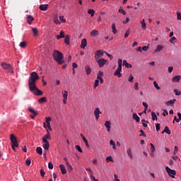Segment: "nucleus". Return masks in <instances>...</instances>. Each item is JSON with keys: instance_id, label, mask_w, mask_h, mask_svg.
I'll return each mask as SVG.
<instances>
[{"instance_id": "obj_1", "label": "nucleus", "mask_w": 181, "mask_h": 181, "mask_svg": "<svg viewBox=\"0 0 181 181\" xmlns=\"http://www.w3.org/2000/svg\"><path fill=\"white\" fill-rule=\"evenodd\" d=\"M40 77L36 71H34L30 74L28 79L29 88H35L36 86V81L39 80Z\"/></svg>"}, {"instance_id": "obj_2", "label": "nucleus", "mask_w": 181, "mask_h": 181, "mask_svg": "<svg viewBox=\"0 0 181 181\" xmlns=\"http://www.w3.org/2000/svg\"><path fill=\"white\" fill-rule=\"evenodd\" d=\"M53 58L58 64H63L64 63V55L60 51L54 50L53 53Z\"/></svg>"}, {"instance_id": "obj_3", "label": "nucleus", "mask_w": 181, "mask_h": 181, "mask_svg": "<svg viewBox=\"0 0 181 181\" xmlns=\"http://www.w3.org/2000/svg\"><path fill=\"white\" fill-rule=\"evenodd\" d=\"M1 66L3 67L4 70L6 71V73H11V74H13V73H15L11 64L3 62L1 64Z\"/></svg>"}, {"instance_id": "obj_4", "label": "nucleus", "mask_w": 181, "mask_h": 181, "mask_svg": "<svg viewBox=\"0 0 181 181\" xmlns=\"http://www.w3.org/2000/svg\"><path fill=\"white\" fill-rule=\"evenodd\" d=\"M10 140L11 141V148L15 151V148H19V144H18V139L14 134L10 135Z\"/></svg>"}, {"instance_id": "obj_5", "label": "nucleus", "mask_w": 181, "mask_h": 181, "mask_svg": "<svg viewBox=\"0 0 181 181\" xmlns=\"http://www.w3.org/2000/svg\"><path fill=\"white\" fill-rule=\"evenodd\" d=\"M29 89L33 94H35V95H43V92L39 90L36 86L35 88H29Z\"/></svg>"}, {"instance_id": "obj_6", "label": "nucleus", "mask_w": 181, "mask_h": 181, "mask_svg": "<svg viewBox=\"0 0 181 181\" xmlns=\"http://www.w3.org/2000/svg\"><path fill=\"white\" fill-rule=\"evenodd\" d=\"M165 170L167 173L172 177L173 179H175V176H176V170L170 169L169 167L165 168Z\"/></svg>"}, {"instance_id": "obj_7", "label": "nucleus", "mask_w": 181, "mask_h": 181, "mask_svg": "<svg viewBox=\"0 0 181 181\" xmlns=\"http://www.w3.org/2000/svg\"><path fill=\"white\" fill-rule=\"evenodd\" d=\"M96 62L100 67H104V66H105V64H107V60L103 58L100 59H97Z\"/></svg>"}, {"instance_id": "obj_8", "label": "nucleus", "mask_w": 181, "mask_h": 181, "mask_svg": "<svg viewBox=\"0 0 181 181\" xmlns=\"http://www.w3.org/2000/svg\"><path fill=\"white\" fill-rule=\"evenodd\" d=\"M104 54V52H103V50H97L95 53V60H98L99 57H103Z\"/></svg>"}, {"instance_id": "obj_9", "label": "nucleus", "mask_w": 181, "mask_h": 181, "mask_svg": "<svg viewBox=\"0 0 181 181\" xmlns=\"http://www.w3.org/2000/svg\"><path fill=\"white\" fill-rule=\"evenodd\" d=\"M100 114H101V110H100L99 107H95L94 110V115L95 117V119H98L100 118Z\"/></svg>"}, {"instance_id": "obj_10", "label": "nucleus", "mask_w": 181, "mask_h": 181, "mask_svg": "<svg viewBox=\"0 0 181 181\" xmlns=\"http://www.w3.org/2000/svg\"><path fill=\"white\" fill-rule=\"evenodd\" d=\"M121 71H122V68H117V70L114 73V76H116L117 77L121 78L122 77V74H121Z\"/></svg>"}, {"instance_id": "obj_11", "label": "nucleus", "mask_w": 181, "mask_h": 181, "mask_svg": "<svg viewBox=\"0 0 181 181\" xmlns=\"http://www.w3.org/2000/svg\"><path fill=\"white\" fill-rule=\"evenodd\" d=\"M47 134H45L42 138V141H47L52 139V136L50 135V132H49L48 129H47Z\"/></svg>"}, {"instance_id": "obj_12", "label": "nucleus", "mask_w": 181, "mask_h": 181, "mask_svg": "<svg viewBox=\"0 0 181 181\" xmlns=\"http://www.w3.org/2000/svg\"><path fill=\"white\" fill-rule=\"evenodd\" d=\"M62 95H63V103L64 104H67V95H69V92H67V90H65L62 93Z\"/></svg>"}, {"instance_id": "obj_13", "label": "nucleus", "mask_w": 181, "mask_h": 181, "mask_svg": "<svg viewBox=\"0 0 181 181\" xmlns=\"http://www.w3.org/2000/svg\"><path fill=\"white\" fill-rule=\"evenodd\" d=\"M42 142H44V144L42 145V148L45 151H49V148H50V144H49V141H45Z\"/></svg>"}, {"instance_id": "obj_14", "label": "nucleus", "mask_w": 181, "mask_h": 181, "mask_svg": "<svg viewBox=\"0 0 181 181\" xmlns=\"http://www.w3.org/2000/svg\"><path fill=\"white\" fill-rule=\"evenodd\" d=\"M59 169L61 170L62 175H66V173H67V170H66V167L64 166V165H59Z\"/></svg>"}, {"instance_id": "obj_15", "label": "nucleus", "mask_w": 181, "mask_h": 181, "mask_svg": "<svg viewBox=\"0 0 181 181\" xmlns=\"http://www.w3.org/2000/svg\"><path fill=\"white\" fill-rule=\"evenodd\" d=\"M81 49H86V47H87V39L83 38L81 40Z\"/></svg>"}, {"instance_id": "obj_16", "label": "nucleus", "mask_w": 181, "mask_h": 181, "mask_svg": "<svg viewBox=\"0 0 181 181\" xmlns=\"http://www.w3.org/2000/svg\"><path fill=\"white\" fill-rule=\"evenodd\" d=\"M52 121V118L50 117H47L46 118V124H47V128L48 129H49V131H52V127L50 126V122Z\"/></svg>"}, {"instance_id": "obj_17", "label": "nucleus", "mask_w": 181, "mask_h": 181, "mask_svg": "<svg viewBox=\"0 0 181 181\" xmlns=\"http://www.w3.org/2000/svg\"><path fill=\"white\" fill-rule=\"evenodd\" d=\"M99 34L100 33L97 30H93L90 33V36H93V37H97Z\"/></svg>"}, {"instance_id": "obj_18", "label": "nucleus", "mask_w": 181, "mask_h": 181, "mask_svg": "<svg viewBox=\"0 0 181 181\" xmlns=\"http://www.w3.org/2000/svg\"><path fill=\"white\" fill-rule=\"evenodd\" d=\"M33 21H35V18H33V16H27V23H28V25H32Z\"/></svg>"}, {"instance_id": "obj_19", "label": "nucleus", "mask_w": 181, "mask_h": 181, "mask_svg": "<svg viewBox=\"0 0 181 181\" xmlns=\"http://www.w3.org/2000/svg\"><path fill=\"white\" fill-rule=\"evenodd\" d=\"M181 76L177 75L173 78V83H179L180 81Z\"/></svg>"}, {"instance_id": "obj_20", "label": "nucleus", "mask_w": 181, "mask_h": 181, "mask_svg": "<svg viewBox=\"0 0 181 181\" xmlns=\"http://www.w3.org/2000/svg\"><path fill=\"white\" fill-rule=\"evenodd\" d=\"M105 127H106L107 132H110V131H111V122L106 121L105 123Z\"/></svg>"}, {"instance_id": "obj_21", "label": "nucleus", "mask_w": 181, "mask_h": 181, "mask_svg": "<svg viewBox=\"0 0 181 181\" xmlns=\"http://www.w3.org/2000/svg\"><path fill=\"white\" fill-rule=\"evenodd\" d=\"M85 70L87 76H90V74H91V67H90V66L88 65L86 66Z\"/></svg>"}, {"instance_id": "obj_22", "label": "nucleus", "mask_w": 181, "mask_h": 181, "mask_svg": "<svg viewBox=\"0 0 181 181\" xmlns=\"http://www.w3.org/2000/svg\"><path fill=\"white\" fill-rule=\"evenodd\" d=\"M47 8H49V4H41L40 6V11H47Z\"/></svg>"}, {"instance_id": "obj_23", "label": "nucleus", "mask_w": 181, "mask_h": 181, "mask_svg": "<svg viewBox=\"0 0 181 181\" xmlns=\"http://www.w3.org/2000/svg\"><path fill=\"white\" fill-rule=\"evenodd\" d=\"M127 155L130 159H134V156L132 155V150H131V148L127 149Z\"/></svg>"}, {"instance_id": "obj_24", "label": "nucleus", "mask_w": 181, "mask_h": 181, "mask_svg": "<svg viewBox=\"0 0 181 181\" xmlns=\"http://www.w3.org/2000/svg\"><path fill=\"white\" fill-rule=\"evenodd\" d=\"M64 43L67 45H70V35H66L65 36Z\"/></svg>"}, {"instance_id": "obj_25", "label": "nucleus", "mask_w": 181, "mask_h": 181, "mask_svg": "<svg viewBox=\"0 0 181 181\" xmlns=\"http://www.w3.org/2000/svg\"><path fill=\"white\" fill-rule=\"evenodd\" d=\"M123 66H125V67H127V69H132V64H129L127 60L123 61Z\"/></svg>"}, {"instance_id": "obj_26", "label": "nucleus", "mask_w": 181, "mask_h": 181, "mask_svg": "<svg viewBox=\"0 0 181 181\" xmlns=\"http://www.w3.org/2000/svg\"><path fill=\"white\" fill-rule=\"evenodd\" d=\"M133 119H135L136 122H139V121H141V118H139V116H138L136 113L133 114Z\"/></svg>"}, {"instance_id": "obj_27", "label": "nucleus", "mask_w": 181, "mask_h": 181, "mask_svg": "<svg viewBox=\"0 0 181 181\" xmlns=\"http://www.w3.org/2000/svg\"><path fill=\"white\" fill-rule=\"evenodd\" d=\"M112 30L114 35H117V33H118V30H117V28H115V23L112 24Z\"/></svg>"}, {"instance_id": "obj_28", "label": "nucleus", "mask_w": 181, "mask_h": 181, "mask_svg": "<svg viewBox=\"0 0 181 181\" xmlns=\"http://www.w3.org/2000/svg\"><path fill=\"white\" fill-rule=\"evenodd\" d=\"M46 101H47V99L46 98V97L40 98L38 100L39 104H43V103H46Z\"/></svg>"}, {"instance_id": "obj_29", "label": "nucleus", "mask_w": 181, "mask_h": 181, "mask_svg": "<svg viewBox=\"0 0 181 181\" xmlns=\"http://www.w3.org/2000/svg\"><path fill=\"white\" fill-rule=\"evenodd\" d=\"M161 50H163V46L162 45H158L156 49L154 51V53H156L158 52H161Z\"/></svg>"}, {"instance_id": "obj_30", "label": "nucleus", "mask_w": 181, "mask_h": 181, "mask_svg": "<svg viewBox=\"0 0 181 181\" xmlns=\"http://www.w3.org/2000/svg\"><path fill=\"white\" fill-rule=\"evenodd\" d=\"M176 101V99L168 100L165 103L166 105H172L175 104V102Z\"/></svg>"}, {"instance_id": "obj_31", "label": "nucleus", "mask_w": 181, "mask_h": 181, "mask_svg": "<svg viewBox=\"0 0 181 181\" xmlns=\"http://www.w3.org/2000/svg\"><path fill=\"white\" fill-rule=\"evenodd\" d=\"M36 151L38 155H42L43 153V149H42V147H37Z\"/></svg>"}, {"instance_id": "obj_32", "label": "nucleus", "mask_w": 181, "mask_h": 181, "mask_svg": "<svg viewBox=\"0 0 181 181\" xmlns=\"http://www.w3.org/2000/svg\"><path fill=\"white\" fill-rule=\"evenodd\" d=\"M32 32H33V36H35V37H36V36H37V35H38L37 28H33L32 29Z\"/></svg>"}, {"instance_id": "obj_33", "label": "nucleus", "mask_w": 181, "mask_h": 181, "mask_svg": "<svg viewBox=\"0 0 181 181\" xmlns=\"http://www.w3.org/2000/svg\"><path fill=\"white\" fill-rule=\"evenodd\" d=\"M88 13L90 15L91 18H93V16H94V13H95V11H94L93 9L90 8L88 10Z\"/></svg>"}, {"instance_id": "obj_34", "label": "nucleus", "mask_w": 181, "mask_h": 181, "mask_svg": "<svg viewBox=\"0 0 181 181\" xmlns=\"http://www.w3.org/2000/svg\"><path fill=\"white\" fill-rule=\"evenodd\" d=\"M163 132H166V134H168V135H170V134H171V132L169 129V127H168V126L165 127Z\"/></svg>"}, {"instance_id": "obj_35", "label": "nucleus", "mask_w": 181, "mask_h": 181, "mask_svg": "<svg viewBox=\"0 0 181 181\" xmlns=\"http://www.w3.org/2000/svg\"><path fill=\"white\" fill-rule=\"evenodd\" d=\"M118 66L117 69H122V60L119 59L117 61Z\"/></svg>"}, {"instance_id": "obj_36", "label": "nucleus", "mask_w": 181, "mask_h": 181, "mask_svg": "<svg viewBox=\"0 0 181 181\" xmlns=\"http://www.w3.org/2000/svg\"><path fill=\"white\" fill-rule=\"evenodd\" d=\"M110 145L112 146L113 149H117V145L115 144V141L110 140Z\"/></svg>"}, {"instance_id": "obj_37", "label": "nucleus", "mask_w": 181, "mask_h": 181, "mask_svg": "<svg viewBox=\"0 0 181 181\" xmlns=\"http://www.w3.org/2000/svg\"><path fill=\"white\" fill-rule=\"evenodd\" d=\"M142 29H146V23H145V19L141 21Z\"/></svg>"}, {"instance_id": "obj_38", "label": "nucleus", "mask_w": 181, "mask_h": 181, "mask_svg": "<svg viewBox=\"0 0 181 181\" xmlns=\"http://www.w3.org/2000/svg\"><path fill=\"white\" fill-rule=\"evenodd\" d=\"M54 23H56V25H60L61 23L60 21H59V18L57 17V16L54 17Z\"/></svg>"}, {"instance_id": "obj_39", "label": "nucleus", "mask_w": 181, "mask_h": 181, "mask_svg": "<svg viewBox=\"0 0 181 181\" xmlns=\"http://www.w3.org/2000/svg\"><path fill=\"white\" fill-rule=\"evenodd\" d=\"M151 117H152L153 121L158 119V117L156 116V114L155 113V112H151Z\"/></svg>"}, {"instance_id": "obj_40", "label": "nucleus", "mask_w": 181, "mask_h": 181, "mask_svg": "<svg viewBox=\"0 0 181 181\" xmlns=\"http://www.w3.org/2000/svg\"><path fill=\"white\" fill-rule=\"evenodd\" d=\"M66 166H67V170H69V172H71V170H73V166H71V165H70V163H67Z\"/></svg>"}, {"instance_id": "obj_41", "label": "nucleus", "mask_w": 181, "mask_h": 181, "mask_svg": "<svg viewBox=\"0 0 181 181\" xmlns=\"http://www.w3.org/2000/svg\"><path fill=\"white\" fill-rule=\"evenodd\" d=\"M28 110H29V112H31V114H33V115H37V112L36 111H35L34 109L29 108Z\"/></svg>"}, {"instance_id": "obj_42", "label": "nucleus", "mask_w": 181, "mask_h": 181, "mask_svg": "<svg viewBox=\"0 0 181 181\" xmlns=\"http://www.w3.org/2000/svg\"><path fill=\"white\" fill-rule=\"evenodd\" d=\"M153 86L156 90H160V87H159V85H158V83L156 81L153 82Z\"/></svg>"}, {"instance_id": "obj_43", "label": "nucleus", "mask_w": 181, "mask_h": 181, "mask_svg": "<svg viewBox=\"0 0 181 181\" xmlns=\"http://www.w3.org/2000/svg\"><path fill=\"white\" fill-rule=\"evenodd\" d=\"M20 47L25 49V47H26V42H21L20 43Z\"/></svg>"}, {"instance_id": "obj_44", "label": "nucleus", "mask_w": 181, "mask_h": 181, "mask_svg": "<svg viewBox=\"0 0 181 181\" xmlns=\"http://www.w3.org/2000/svg\"><path fill=\"white\" fill-rule=\"evenodd\" d=\"M128 81H129V83H134V76H132V74L129 75Z\"/></svg>"}, {"instance_id": "obj_45", "label": "nucleus", "mask_w": 181, "mask_h": 181, "mask_svg": "<svg viewBox=\"0 0 181 181\" xmlns=\"http://www.w3.org/2000/svg\"><path fill=\"white\" fill-rule=\"evenodd\" d=\"M83 142H84L87 148H90V144H88V141L87 140V139H83Z\"/></svg>"}, {"instance_id": "obj_46", "label": "nucleus", "mask_w": 181, "mask_h": 181, "mask_svg": "<svg viewBox=\"0 0 181 181\" xmlns=\"http://www.w3.org/2000/svg\"><path fill=\"white\" fill-rule=\"evenodd\" d=\"M150 146H151V152L153 153V152H155V146L152 143L150 144Z\"/></svg>"}, {"instance_id": "obj_47", "label": "nucleus", "mask_w": 181, "mask_h": 181, "mask_svg": "<svg viewBox=\"0 0 181 181\" xmlns=\"http://www.w3.org/2000/svg\"><path fill=\"white\" fill-rule=\"evenodd\" d=\"M45 175H46V173H45V170L43 168L40 169V175L42 177H45Z\"/></svg>"}, {"instance_id": "obj_48", "label": "nucleus", "mask_w": 181, "mask_h": 181, "mask_svg": "<svg viewBox=\"0 0 181 181\" xmlns=\"http://www.w3.org/2000/svg\"><path fill=\"white\" fill-rule=\"evenodd\" d=\"M100 83V81L98 79H96L95 81V83H94V88H97V87H98V84Z\"/></svg>"}, {"instance_id": "obj_49", "label": "nucleus", "mask_w": 181, "mask_h": 181, "mask_svg": "<svg viewBox=\"0 0 181 181\" xmlns=\"http://www.w3.org/2000/svg\"><path fill=\"white\" fill-rule=\"evenodd\" d=\"M30 163H32L30 158H27V160L25 161V165H27V166H30Z\"/></svg>"}, {"instance_id": "obj_50", "label": "nucleus", "mask_w": 181, "mask_h": 181, "mask_svg": "<svg viewBox=\"0 0 181 181\" xmlns=\"http://www.w3.org/2000/svg\"><path fill=\"white\" fill-rule=\"evenodd\" d=\"M106 160H107V162H114V160H112V156H107L106 158Z\"/></svg>"}, {"instance_id": "obj_51", "label": "nucleus", "mask_w": 181, "mask_h": 181, "mask_svg": "<svg viewBox=\"0 0 181 181\" xmlns=\"http://www.w3.org/2000/svg\"><path fill=\"white\" fill-rule=\"evenodd\" d=\"M156 129L157 132H159L160 130V124L157 123L156 124Z\"/></svg>"}, {"instance_id": "obj_52", "label": "nucleus", "mask_w": 181, "mask_h": 181, "mask_svg": "<svg viewBox=\"0 0 181 181\" xmlns=\"http://www.w3.org/2000/svg\"><path fill=\"white\" fill-rule=\"evenodd\" d=\"M104 76V72L102 71H99L98 73L97 77H103Z\"/></svg>"}, {"instance_id": "obj_53", "label": "nucleus", "mask_w": 181, "mask_h": 181, "mask_svg": "<svg viewBox=\"0 0 181 181\" xmlns=\"http://www.w3.org/2000/svg\"><path fill=\"white\" fill-rule=\"evenodd\" d=\"M141 122L143 124V126L145 127V128H147L148 127V124L145 123V122H148L147 121H146L145 119H142L141 120Z\"/></svg>"}, {"instance_id": "obj_54", "label": "nucleus", "mask_w": 181, "mask_h": 181, "mask_svg": "<svg viewBox=\"0 0 181 181\" xmlns=\"http://www.w3.org/2000/svg\"><path fill=\"white\" fill-rule=\"evenodd\" d=\"M138 86H139V83H138V82H136L134 84V90H136V91L139 90V87Z\"/></svg>"}, {"instance_id": "obj_55", "label": "nucleus", "mask_w": 181, "mask_h": 181, "mask_svg": "<svg viewBox=\"0 0 181 181\" xmlns=\"http://www.w3.org/2000/svg\"><path fill=\"white\" fill-rule=\"evenodd\" d=\"M59 20L61 21V22H62V23H66V20L64 19V16H59Z\"/></svg>"}, {"instance_id": "obj_56", "label": "nucleus", "mask_w": 181, "mask_h": 181, "mask_svg": "<svg viewBox=\"0 0 181 181\" xmlns=\"http://www.w3.org/2000/svg\"><path fill=\"white\" fill-rule=\"evenodd\" d=\"M119 13H122V15H127V12H125V11H124L122 8L119 9Z\"/></svg>"}, {"instance_id": "obj_57", "label": "nucleus", "mask_w": 181, "mask_h": 181, "mask_svg": "<svg viewBox=\"0 0 181 181\" xmlns=\"http://www.w3.org/2000/svg\"><path fill=\"white\" fill-rule=\"evenodd\" d=\"M129 33H130V31H129V29L127 30L124 34V37L125 39H127V37H128L129 36Z\"/></svg>"}, {"instance_id": "obj_58", "label": "nucleus", "mask_w": 181, "mask_h": 181, "mask_svg": "<svg viewBox=\"0 0 181 181\" xmlns=\"http://www.w3.org/2000/svg\"><path fill=\"white\" fill-rule=\"evenodd\" d=\"M97 78H98V81H100L101 84H103V83H104V79H103V77L97 76Z\"/></svg>"}, {"instance_id": "obj_59", "label": "nucleus", "mask_w": 181, "mask_h": 181, "mask_svg": "<svg viewBox=\"0 0 181 181\" xmlns=\"http://www.w3.org/2000/svg\"><path fill=\"white\" fill-rule=\"evenodd\" d=\"M59 36H60L59 37H61L62 39L63 37H64V31L61 30L60 33H59Z\"/></svg>"}, {"instance_id": "obj_60", "label": "nucleus", "mask_w": 181, "mask_h": 181, "mask_svg": "<svg viewBox=\"0 0 181 181\" xmlns=\"http://www.w3.org/2000/svg\"><path fill=\"white\" fill-rule=\"evenodd\" d=\"M174 93H175V95H180L181 94V92L177 90V89H175Z\"/></svg>"}, {"instance_id": "obj_61", "label": "nucleus", "mask_w": 181, "mask_h": 181, "mask_svg": "<svg viewBox=\"0 0 181 181\" xmlns=\"http://www.w3.org/2000/svg\"><path fill=\"white\" fill-rule=\"evenodd\" d=\"M90 180L98 181V180L95 179V177L93 175H90Z\"/></svg>"}, {"instance_id": "obj_62", "label": "nucleus", "mask_w": 181, "mask_h": 181, "mask_svg": "<svg viewBox=\"0 0 181 181\" xmlns=\"http://www.w3.org/2000/svg\"><path fill=\"white\" fill-rule=\"evenodd\" d=\"M76 149L78 150V152H83L81 147H80V146H78V145L76 146Z\"/></svg>"}, {"instance_id": "obj_63", "label": "nucleus", "mask_w": 181, "mask_h": 181, "mask_svg": "<svg viewBox=\"0 0 181 181\" xmlns=\"http://www.w3.org/2000/svg\"><path fill=\"white\" fill-rule=\"evenodd\" d=\"M175 40H176V37H173L170 40V43H175Z\"/></svg>"}, {"instance_id": "obj_64", "label": "nucleus", "mask_w": 181, "mask_h": 181, "mask_svg": "<svg viewBox=\"0 0 181 181\" xmlns=\"http://www.w3.org/2000/svg\"><path fill=\"white\" fill-rule=\"evenodd\" d=\"M177 21H181V13L179 12H177Z\"/></svg>"}]
</instances>
